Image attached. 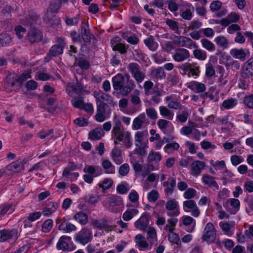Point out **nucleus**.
<instances>
[{
  "mask_svg": "<svg viewBox=\"0 0 253 253\" xmlns=\"http://www.w3.org/2000/svg\"><path fill=\"white\" fill-rule=\"evenodd\" d=\"M113 87L114 90L119 91L120 93L124 96H127L136 87L134 81L130 79L127 75L126 80L121 73H118L112 79Z\"/></svg>",
  "mask_w": 253,
  "mask_h": 253,
  "instance_id": "f257e3e1",
  "label": "nucleus"
},
{
  "mask_svg": "<svg viewBox=\"0 0 253 253\" xmlns=\"http://www.w3.org/2000/svg\"><path fill=\"white\" fill-rule=\"evenodd\" d=\"M61 7L60 2L58 0H54L50 2L44 14L43 21L46 24L51 26L55 24V21H58V20L54 19V17Z\"/></svg>",
  "mask_w": 253,
  "mask_h": 253,
  "instance_id": "f03ea898",
  "label": "nucleus"
},
{
  "mask_svg": "<svg viewBox=\"0 0 253 253\" xmlns=\"http://www.w3.org/2000/svg\"><path fill=\"white\" fill-rule=\"evenodd\" d=\"M181 70L180 72L182 76H187L188 77H195V78L199 77L200 74V67L196 62H187L181 65L179 67Z\"/></svg>",
  "mask_w": 253,
  "mask_h": 253,
  "instance_id": "7ed1b4c3",
  "label": "nucleus"
},
{
  "mask_svg": "<svg viewBox=\"0 0 253 253\" xmlns=\"http://www.w3.org/2000/svg\"><path fill=\"white\" fill-rule=\"evenodd\" d=\"M112 137L123 142L124 146L127 148H130L132 143L130 139L131 134L129 131H126L124 128L113 129L112 131Z\"/></svg>",
  "mask_w": 253,
  "mask_h": 253,
  "instance_id": "20e7f679",
  "label": "nucleus"
},
{
  "mask_svg": "<svg viewBox=\"0 0 253 253\" xmlns=\"http://www.w3.org/2000/svg\"><path fill=\"white\" fill-rule=\"evenodd\" d=\"M83 171L88 173L84 175V179L89 184L92 182L94 177H97L102 173V169L99 166L86 165Z\"/></svg>",
  "mask_w": 253,
  "mask_h": 253,
  "instance_id": "39448f33",
  "label": "nucleus"
},
{
  "mask_svg": "<svg viewBox=\"0 0 253 253\" xmlns=\"http://www.w3.org/2000/svg\"><path fill=\"white\" fill-rule=\"evenodd\" d=\"M127 70L137 84L141 83L145 78V73L142 71L139 64L130 63L128 65Z\"/></svg>",
  "mask_w": 253,
  "mask_h": 253,
  "instance_id": "423d86ee",
  "label": "nucleus"
},
{
  "mask_svg": "<svg viewBox=\"0 0 253 253\" xmlns=\"http://www.w3.org/2000/svg\"><path fill=\"white\" fill-rule=\"evenodd\" d=\"M92 239V233L90 229L87 227L83 228L76 234L75 240L76 242L85 245Z\"/></svg>",
  "mask_w": 253,
  "mask_h": 253,
  "instance_id": "0eeeda50",
  "label": "nucleus"
},
{
  "mask_svg": "<svg viewBox=\"0 0 253 253\" xmlns=\"http://www.w3.org/2000/svg\"><path fill=\"white\" fill-rule=\"evenodd\" d=\"M108 210L112 212L121 211L124 208L123 199L121 197L113 195L108 198Z\"/></svg>",
  "mask_w": 253,
  "mask_h": 253,
  "instance_id": "6e6552de",
  "label": "nucleus"
},
{
  "mask_svg": "<svg viewBox=\"0 0 253 253\" xmlns=\"http://www.w3.org/2000/svg\"><path fill=\"white\" fill-rule=\"evenodd\" d=\"M216 236V229L214 225L212 223L208 222L204 229L202 240L212 243L215 241Z\"/></svg>",
  "mask_w": 253,
  "mask_h": 253,
  "instance_id": "1a4fd4ad",
  "label": "nucleus"
},
{
  "mask_svg": "<svg viewBox=\"0 0 253 253\" xmlns=\"http://www.w3.org/2000/svg\"><path fill=\"white\" fill-rule=\"evenodd\" d=\"M171 39L173 40V42L175 44H176L179 46L185 47L188 48H192L196 47V44L194 43L193 41L189 38L185 36H178L173 35Z\"/></svg>",
  "mask_w": 253,
  "mask_h": 253,
  "instance_id": "9d476101",
  "label": "nucleus"
},
{
  "mask_svg": "<svg viewBox=\"0 0 253 253\" xmlns=\"http://www.w3.org/2000/svg\"><path fill=\"white\" fill-rule=\"evenodd\" d=\"M18 238V230L13 228L10 230L3 229L0 231V242H3L10 240L15 242Z\"/></svg>",
  "mask_w": 253,
  "mask_h": 253,
  "instance_id": "9b49d317",
  "label": "nucleus"
},
{
  "mask_svg": "<svg viewBox=\"0 0 253 253\" xmlns=\"http://www.w3.org/2000/svg\"><path fill=\"white\" fill-rule=\"evenodd\" d=\"M56 44L52 45L49 51V54L56 57L63 52V49L66 45L65 40L62 38H57L56 41Z\"/></svg>",
  "mask_w": 253,
  "mask_h": 253,
  "instance_id": "f8f14e48",
  "label": "nucleus"
},
{
  "mask_svg": "<svg viewBox=\"0 0 253 253\" xmlns=\"http://www.w3.org/2000/svg\"><path fill=\"white\" fill-rule=\"evenodd\" d=\"M56 248L58 250L64 252H70L73 250L71 244V238L67 236H62L59 239L56 245Z\"/></svg>",
  "mask_w": 253,
  "mask_h": 253,
  "instance_id": "ddd939ff",
  "label": "nucleus"
},
{
  "mask_svg": "<svg viewBox=\"0 0 253 253\" xmlns=\"http://www.w3.org/2000/svg\"><path fill=\"white\" fill-rule=\"evenodd\" d=\"M30 78V76L27 73H23L18 78L16 81H13L10 83L8 85L5 86V90L7 92H11L14 90V88L18 89L21 87L23 83L25 82L27 79Z\"/></svg>",
  "mask_w": 253,
  "mask_h": 253,
  "instance_id": "4468645a",
  "label": "nucleus"
},
{
  "mask_svg": "<svg viewBox=\"0 0 253 253\" xmlns=\"http://www.w3.org/2000/svg\"><path fill=\"white\" fill-rule=\"evenodd\" d=\"M166 209L168 211L167 215L170 216H177L180 214L178 203L175 199L169 200L166 204Z\"/></svg>",
  "mask_w": 253,
  "mask_h": 253,
  "instance_id": "2eb2a0df",
  "label": "nucleus"
},
{
  "mask_svg": "<svg viewBox=\"0 0 253 253\" xmlns=\"http://www.w3.org/2000/svg\"><path fill=\"white\" fill-rule=\"evenodd\" d=\"M94 97L96 99V103H106V106L108 105H114L113 98L110 94L99 91L94 92Z\"/></svg>",
  "mask_w": 253,
  "mask_h": 253,
  "instance_id": "dca6fc26",
  "label": "nucleus"
},
{
  "mask_svg": "<svg viewBox=\"0 0 253 253\" xmlns=\"http://www.w3.org/2000/svg\"><path fill=\"white\" fill-rule=\"evenodd\" d=\"M189 51L183 48H176L172 57L173 59L178 62H181L190 58Z\"/></svg>",
  "mask_w": 253,
  "mask_h": 253,
  "instance_id": "f3484780",
  "label": "nucleus"
},
{
  "mask_svg": "<svg viewBox=\"0 0 253 253\" xmlns=\"http://www.w3.org/2000/svg\"><path fill=\"white\" fill-rule=\"evenodd\" d=\"M157 125L161 130L166 134L173 133L174 127L172 123L166 119H161L157 122Z\"/></svg>",
  "mask_w": 253,
  "mask_h": 253,
  "instance_id": "a211bd4d",
  "label": "nucleus"
},
{
  "mask_svg": "<svg viewBox=\"0 0 253 253\" xmlns=\"http://www.w3.org/2000/svg\"><path fill=\"white\" fill-rule=\"evenodd\" d=\"M240 206L239 200L235 198L228 199L223 205L227 210L232 214H235L239 210Z\"/></svg>",
  "mask_w": 253,
  "mask_h": 253,
  "instance_id": "6ab92c4d",
  "label": "nucleus"
},
{
  "mask_svg": "<svg viewBox=\"0 0 253 253\" xmlns=\"http://www.w3.org/2000/svg\"><path fill=\"white\" fill-rule=\"evenodd\" d=\"M150 216L146 212L144 213L141 217L134 222L135 227L139 230L146 231L149 224Z\"/></svg>",
  "mask_w": 253,
  "mask_h": 253,
  "instance_id": "aec40b11",
  "label": "nucleus"
},
{
  "mask_svg": "<svg viewBox=\"0 0 253 253\" xmlns=\"http://www.w3.org/2000/svg\"><path fill=\"white\" fill-rule=\"evenodd\" d=\"M26 38L31 43L38 42L42 38V32L35 28H32L28 32Z\"/></svg>",
  "mask_w": 253,
  "mask_h": 253,
  "instance_id": "412c9836",
  "label": "nucleus"
},
{
  "mask_svg": "<svg viewBox=\"0 0 253 253\" xmlns=\"http://www.w3.org/2000/svg\"><path fill=\"white\" fill-rule=\"evenodd\" d=\"M183 209L185 211H187L188 210H191V214L194 217H198L200 213L195 202L194 200H189L183 202Z\"/></svg>",
  "mask_w": 253,
  "mask_h": 253,
  "instance_id": "4be33fe9",
  "label": "nucleus"
},
{
  "mask_svg": "<svg viewBox=\"0 0 253 253\" xmlns=\"http://www.w3.org/2000/svg\"><path fill=\"white\" fill-rule=\"evenodd\" d=\"M56 222L57 223L61 222L58 229L65 233H70L77 229L74 224L67 221L64 218L62 220L57 219Z\"/></svg>",
  "mask_w": 253,
  "mask_h": 253,
  "instance_id": "5701e85b",
  "label": "nucleus"
},
{
  "mask_svg": "<svg viewBox=\"0 0 253 253\" xmlns=\"http://www.w3.org/2000/svg\"><path fill=\"white\" fill-rule=\"evenodd\" d=\"M97 104V112L95 119L98 122H102L106 119V103Z\"/></svg>",
  "mask_w": 253,
  "mask_h": 253,
  "instance_id": "b1692460",
  "label": "nucleus"
},
{
  "mask_svg": "<svg viewBox=\"0 0 253 253\" xmlns=\"http://www.w3.org/2000/svg\"><path fill=\"white\" fill-rule=\"evenodd\" d=\"M216 177L209 174H204L202 176V182L208 187L213 188L216 190L219 189V186L215 181Z\"/></svg>",
  "mask_w": 253,
  "mask_h": 253,
  "instance_id": "393cba45",
  "label": "nucleus"
},
{
  "mask_svg": "<svg viewBox=\"0 0 253 253\" xmlns=\"http://www.w3.org/2000/svg\"><path fill=\"white\" fill-rule=\"evenodd\" d=\"M82 85L81 83L77 82L74 84L73 83L68 84L66 87V91L70 95H72L74 93L80 94L82 91Z\"/></svg>",
  "mask_w": 253,
  "mask_h": 253,
  "instance_id": "a878e982",
  "label": "nucleus"
},
{
  "mask_svg": "<svg viewBox=\"0 0 253 253\" xmlns=\"http://www.w3.org/2000/svg\"><path fill=\"white\" fill-rule=\"evenodd\" d=\"M163 185L165 187V193L168 195L171 194L173 193L174 189L176 186L175 178L172 177H169L167 181H164L163 182Z\"/></svg>",
  "mask_w": 253,
  "mask_h": 253,
  "instance_id": "bb28decb",
  "label": "nucleus"
},
{
  "mask_svg": "<svg viewBox=\"0 0 253 253\" xmlns=\"http://www.w3.org/2000/svg\"><path fill=\"white\" fill-rule=\"evenodd\" d=\"M216 58L213 56L210 57L209 62L206 64L205 75L208 78H211L215 75V70L213 67Z\"/></svg>",
  "mask_w": 253,
  "mask_h": 253,
  "instance_id": "cd10ccee",
  "label": "nucleus"
},
{
  "mask_svg": "<svg viewBox=\"0 0 253 253\" xmlns=\"http://www.w3.org/2000/svg\"><path fill=\"white\" fill-rule=\"evenodd\" d=\"M166 102H168V107L175 110L182 109V106L179 102L174 99L173 95H169L165 98Z\"/></svg>",
  "mask_w": 253,
  "mask_h": 253,
  "instance_id": "c85d7f7f",
  "label": "nucleus"
},
{
  "mask_svg": "<svg viewBox=\"0 0 253 253\" xmlns=\"http://www.w3.org/2000/svg\"><path fill=\"white\" fill-rule=\"evenodd\" d=\"M134 241L136 244V246H137L140 251L145 250L149 246L148 242L145 240L144 237L141 234L137 235L135 237Z\"/></svg>",
  "mask_w": 253,
  "mask_h": 253,
  "instance_id": "c756f323",
  "label": "nucleus"
},
{
  "mask_svg": "<svg viewBox=\"0 0 253 253\" xmlns=\"http://www.w3.org/2000/svg\"><path fill=\"white\" fill-rule=\"evenodd\" d=\"M8 170L14 172H18L24 169V164L20 160H16L7 166Z\"/></svg>",
  "mask_w": 253,
  "mask_h": 253,
  "instance_id": "7c9ffc66",
  "label": "nucleus"
},
{
  "mask_svg": "<svg viewBox=\"0 0 253 253\" xmlns=\"http://www.w3.org/2000/svg\"><path fill=\"white\" fill-rule=\"evenodd\" d=\"M188 87L194 91L196 93H202L206 90V85L203 83L192 81L191 82Z\"/></svg>",
  "mask_w": 253,
  "mask_h": 253,
  "instance_id": "2f4dec72",
  "label": "nucleus"
},
{
  "mask_svg": "<svg viewBox=\"0 0 253 253\" xmlns=\"http://www.w3.org/2000/svg\"><path fill=\"white\" fill-rule=\"evenodd\" d=\"M111 158L117 165H120L123 162V159L121 151L117 147H115L112 150L111 153Z\"/></svg>",
  "mask_w": 253,
  "mask_h": 253,
  "instance_id": "473e14b6",
  "label": "nucleus"
},
{
  "mask_svg": "<svg viewBox=\"0 0 253 253\" xmlns=\"http://www.w3.org/2000/svg\"><path fill=\"white\" fill-rule=\"evenodd\" d=\"M192 170L194 175H199L205 167V164L200 161H194L191 164Z\"/></svg>",
  "mask_w": 253,
  "mask_h": 253,
  "instance_id": "72a5a7b5",
  "label": "nucleus"
},
{
  "mask_svg": "<svg viewBox=\"0 0 253 253\" xmlns=\"http://www.w3.org/2000/svg\"><path fill=\"white\" fill-rule=\"evenodd\" d=\"M101 166L106 173L114 174L115 173V167L109 160H104L101 163Z\"/></svg>",
  "mask_w": 253,
  "mask_h": 253,
  "instance_id": "f704fd0d",
  "label": "nucleus"
},
{
  "mask_svg": "<svg viewBox=\"0 0 253 253\" xmlns=\"http://www.w3.org/2000/svg\"><path fill=\"white\" fill-rule=\"evenodd\" d=\"M104 135V132L101 127H97L88 134L89 139L93 140H99Z\"/></svg>",
  "mask_w": 253,
  "mask_h": 253,
  "instance_id": "c9c22d12",
  "label": "nucleus"
},
{
  "mask_svg": "<svg viewBox=\"0 0 253 253\" xmlns=\"http://www.w3.org/2000/svg\"><path fill=\"white\" fill-rule=\"evenodd\" d=\"M73 218L82 225H85L88 222V216L86 213L80 211L76 213Z\"/></svg>",
  "mask_w": 253,
  "mask_h": 253,
  "instance_id": "e433bc0d",
  "label": "nucleus"
},
{
  "mask_svg": "<svg viewBox=\"0 0 253 253\" xmlns=\"http://www.w3.org/2000/svg\"><path fill=\"white\" fill-rule=\"evenodd\" d=\"M230 54L235 58L240 60H244L246 56V53L243 48H233L230 50Z\"/></svg>",
  "mask_w": 253,
  "mask_h": 253,
  "instance_id": "4c0bfd02",
  "label": "nucleus"
},
{
  "mask_svg": "<svg viewBox=\"0 0 253 253\" xmlns=\"http://www.w3.org/2000/svg\"><path fill=\"white\" fill-rule=\"evenodd\" d=\"M238 103V101L236 99L233 98H230L228 99L225 100L223 101L221 106V109H230L234 108Z\"/></svg>",
  "mask_w": 253,
  "mask_h": 253,
  "instance_id": "58836bf2",
  "label": "nucleus"
},
{
  "mask_svg": "<svg viewBox=\"0 0 253 253\" xmlns=\"http://www.w3.org/2000/svg\"><path fill=\"white\" fill-rule=\"evenodd\" d=\"M160 114L163 117L168 120H172L173 118L174 114L170 110L165 106H161L159 107Z\"/></svg>",
  "mask_w": 253,
  "mask_h": 253,
  "instance_id": "ea45409f",
  "label": "nucleus"
},
{
  "mask_svg": "<svg viewBox=\"0 0 253 253\" xmlns=\"http://www.w3.org/2000/svg\"><path fill=\"white\" fill-rule=\"evenodd\" d=\"M138 210L136 209H128L123 214V218L125 221L131 220L133 216L137 214Z\"/></svg>",
  "mask_w": 253,
  "mask_h": 253,
  "instance_id": "a19ab883",
  "label": "nucleus"
},
{
  "mask_svg": "<svg viewBox=\"0 0 253 253\" xmlns=\"http://www.w3.org/2000/svg\"><path fill=\"white\" fill-rule=\"evenodd\" d=\"M146 46L151 50L155 51L158 47V44L152 37H150L144 40Z\"/></svg>",
  "mask_w": 253,
  "mask_h": 253,
  "instance_id": "79ce46f5",
  "label": "nucleus"
},
{
  "mask_svg": "<svg viewBox=\"0 0 253 253\" xmlns=\"http://www.w3.org/2000/svg\"><path fill=\"white\" fill-rule=\"evenodd\" d=\"M145 118L146 116L144 113L140 114L137 117L134 119L133 127L136 129L140 128L145 120Z\"/></svg>",
  "mask_w": 253,
  "mask_h": 253,
  "instance_id": "37998d69",
  "label": "nucleus"
},
{
  "mask_svg": "<svg viewBox=\"0 0 253 253\" xmlns=\"http://www.w3.org/2000/svg\"><path fill=\"white\" fill-rule=\"evenodd\" d=\"M12 39L9 34L6 33L0 34V40L2 47L10 45L12 42Z\"/></svg>",
  "mask_w": 253,
  "mask_h": 253,
  "instance_id": "c03bdc74",
  "label": "nucleus"
},
{
  "mask_svg": "<svg viewBox=\"0 0 253 253\" xmlns=\"http://www.w3.org/2000/svg\"><path fill=\"white\" fill-rule=\"evenodd\" d=\"M151 95H152V96L151 101L156 104H158L161 101L160 97L161 95V93L157 85H156L154 86L153 91H152Z\"/></svg>",
  "mask_w": 253,
  "mask_h": 253,
  "instance_id": "a18cd8bd",
  "label": "nucleus"
},
{
  "mask_svg": "<svg viewBox=\"0 0 253 253\" xmlns=\"http://www.w3.org/2000/svg\"><path fill=\"white\" fill-rule=\"evenodd\" d=\"M81 18L80 14H78L74 17L65 16L64 18L65 22L66 25L70 26H76L78 24Z\"/></svg>",
  "mask_w": 253,
  "mask_h": 253,
  "instance_id": "49530a36",
  "label": "nucleus"
},
{
  "mask_svg": "<svg viewBox=\"0 0 253 253\" xmlns=\"http://www.w3.org/2000/svg\"><path fill=\"white\" fill-rule=\"evenodd\" d=\"M227 59L225 63V66L227 68H230L232 71H235L239 69L240 64L237 61L232 59L230 57Z\"/></svg>",
  "mask_w": 253,
  "mask_h": 253,
  "instance_id": "de8ad7c7",
  "label": "nucleus"
},
{
  "mask_svg": "<svg viewBox=\"0 0 253 253\" xmlns=\"http://www.w3.org/2000/svg\"><path fill=\"white\" fill-rule=\"evenodd\" d=\"M81 34L83 40L86 42H90L91 38H94V36L85 28L84 25L82 26Z\"/></svg>",
  "mask_w": 253,
  "mask_h": 253,
  "instance_id": "09e8293b",
  "label": "nucleus"
},
{
  "mask_svg": "<svg viewBox=\"0 0 253 253\" xmlns=\"http://www.w3.org/2000/svg\"><path fill=\"white\" fill-rule=\"evenodd\" d=\"M154 84L150 80L146 81L143 84L144 94L146 96H149L152 94L154 88Z\"/></svg>",
  "mask_w": 253,
  "mask_h": 253,
  "instance_id": "8fccbe9b",
  "label": "nucleus"
},
{
  "mask_svg": "<svg viewBox=\"0 0 253 253\" xmlns=\"http://www.w3.org/2000/svg\"><path fill=\"white\" fill-rule=\"evenodd\" d=\"M215 42L219 47L226 48L228 47L229 42L228 40L224 36H219L215 39Z\"/></svg>",
  "mask_w": 253,
  "mask_h": 253,
  "instance_id": "3c124183",
  "label": "nucleus"
},
{
  "mask_svg": "<svg viewBox=\"0 0 253 253\" xmlns=\"http://www.w3.org/2000/svg\"><path fill=\"white\" fill-rule=\"evenodd\" d=\"M71 103L74 107L82 109L83 106L84 104V97L81 96L74 97L71 100Z\"/></svg>",
  "mask_w": 253,
  "mask_h": 253,
  "instance_id": "603ef678",
  "label": "nucleus"
},
{
  "mask_svg": "<svg viewBox=\"0 0 253 253\" xmlns=\"http://www.w3.org/2000/svg\"><path fill=\"white\" fill-rule=\"evenodd\" d=\"M151 75L154 78L158 79H162L166 77L164 69L161 67L153 70Z\"/></svg>",
  "mask_w": 253,
  "mask_h": 253,
  "instance_id": "864d4df0",
  "label": "nucleus"
},
{
  "mask_svg": "<svg viewBox=\"0 0 253 253\" xmlns=\"http://www.w3.org/2000/svg\"><path fill=\"white\" fill-rule=\"evenodd\" d=\"M139 95L140 91L138 89H135L130 95V102L133 105H137L140 104L141 99L139 96Z\"/></svg>",
  "mask_w": 253,
  "mask_h": 253,
  "instance_id": "5fc2aeb1",
  "label": "nucleus"
},
{
  "mask_svg": "<svg viewBox=\"0 0 253 253\" xmlns=\"http://www.w3.org/2000/svg\"><path fill=\"white\" fill-rule=\"evenodd\" d=\"M179 147V145L175 142L168 143L164 147V151L167 153H172L175 150H177Z\"/></svg>",
  "mask_w": 253,
  "mask_h": 253,
  "instance_id": "6e6d98bb",
  "label": "nucleus"
},
{
  "mask_svg": "<svg viewBox=\"0 0 253 253\" xmlns=\"http://www.w3.org/2000/svg\"><path fill=\"white\" fill-rule=\"evenodd\" d=\"M194 57L199 60H205L207 57L206 51L199 49H195L193 50Z\"/></svg>",
  "mask_w": 253,
  "mask_h": 253,
  "instance_id": "4d7b16f0",
  "label": "nucleus"
},
{
  "mask_svg": "<svg viewBox=\"0 0 253 253\" xmlns=\"http://www.w3.org/2000/svg\"><path fill=\"white\" fill-rule=\"evenodd\" d=\"M202 46L208 51H212L215 49L214 44L210 40L207 39H203L201 40Z\"/></svg>",
  "mask_w": 253,
  "mask_h": 253,
  "instance_id": "13d9d810",
  "label": "nucleus"
},
{
  "mask_svg": "<svg viewBox=\"0 0 253 253\" xmlns=\"http://www.w3.org/2000/svg\"><path fill=\"white\" fill-rule=\"evenodd\" d=\"M241 76L244 79H249L253 76V70L243 66L241 71Z\"/></svg>",
  "mask_w": 253,
  "mask_h": 253,
  "instance_id": "bf43d9fd",
  "label": "nucleus"
},
{
  "mask_svg": "<svg viewBox=\"0 0 253 253\" xmlns=\"http://www.w3.org/2000/svg\"><path fill=\"white\" fill-rule=\"evenodd\" d=\"M162 159V156L159 152H151L149 153L148 160L149 162H159Z\"/></svg>",
  "mask_w": 253,
  "mask_h": 253,
  "instance_id": "052dcab7",
  "label": "nucleus"
},
{
  "mask_svg": "<svg viewBox=\"0 0 253 253\" xmlns=\"http://www.w3.org/2000/svg\"><path fill=\"white\" fill-rule=\"evenodd\" d=\"M77 65L83 70H87L89 67V62L83 57H79L76 60Z\"/></svg>",
  "mask_w": 253,
  "mask_h": 253,
  "instance_id": "680f3d73",
  "label": "nucleus"
},
{
  "mask_svg": "<svg viewBox=\"0 0 253 253\" xmlns=\"http://www.w3.org/2000/svg\"><path fill=\"white\" fill-rule=\"evenodd\" d=\"M219 225L225 234L231 235L230 230L233 226L230 223L222 221L219 223Z\"/></svg>",
  "mask_w": 253,
  "mask_h": 253,
  "instance_id": "e2e57ef3",
  "label": "nucleus"
},
{
  "mask_svg": "<svg viewBox=\"0 0 253 253\" xmlns=\"http://www.w3.org/2000/svg\"><path fill=\"white\" fill-rule=\"evenodd\" d=\"M53 223V220L51 219L45 220L42 223V231L44 233L49 232L52 228Z\"/></svg>",
  "mask_w": 253,
  "mask_h": 253,
  "instance_id": "0e129e2a",
  "label": "nucleus"
},
{
  "mask_svg": "<svg viewBox=\"0 0 253 253\" xmlns=\"http://www.w3.org/2000/svg\"><path fill=\"white\" fill-rule=\"evenodd\" d=\"M113 41H111V44L112 46V49L114 51H119L121 54H125L127 52V49L126 47V45L122 43H119L115 44L113 46Z\"/></svg>",
  "mask_w": 253,
  "mask_h": 253,
  "instance_id": "69168bd1",
  "label": "nucleus"
},
{
  "mask_svg": "<svg viewBox=\"0 0 253 253\" xmlns=\"http://www.w3.org/2000/svg\"><path fill=\"white\" fill-rule=\"evenodd\" d=\"M167 80L172 85H176L180 81L179 76L177 74H170L168 76Z\"/></svg>",
  "mask_w": 253,
  "mask_h": 253,
  "instance_id": "338daca9",
  "label": "nucleus"
},
{
  "mask_svg": "<svg viewBox=\"0 0 253 253\" xmlns=\"http://www.w3.org/2000/svg\"><path fill=\"white\" fill-rule=\"evenodd\" d=\"M56 98L54 97H50L47 98V104L51 106V107H47V110L50 113H53L55 111L57 108V106H54V105L56 102Z\"/></svg>",
  "mask_w": 253,
  "mask_h": 253,
  "instance_id": "774afa93",
  "label": "nucleus"
}]
</instances>
